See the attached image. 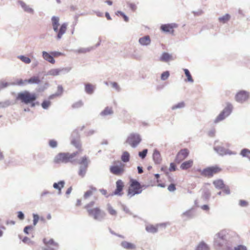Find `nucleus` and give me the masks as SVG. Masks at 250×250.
I'll return each instance as SVG.
<instances>
[{
    "mask_svg": "<svg viewBox=\"0 0 250 250\" xmlns=\"http://www.w3.org/2000/svg\"><path fill=\"white\" fill-rule=\"evenodd\" d=\"M146 230L150 233H155L157 231V228L153 225H148L146 227Z\"/></svg>",
    "mask_w": 250,
    "mask_h": 250,
    "instance_id": "obj_36",
    "label": "nucleus"
},
{
    "mask_svg": "<svg viewBox=\"0 0 250 250\" xmlns=\"http://www.w3.org/2000/svg\"><path fill=\"white\" fill-rule=\"evenodd\" d=\"M230 19L229 15L227 14L225 15L222 16V17H220L218 20L219 21L222 23H225L228 22Z\"/></svg>",
    "mask_w": 250,
    "mask_h": 250,
    "instance_id": "obj_34",
    "label": "nucleus"
},
{
    "mask_svg": "<svg viewBox=\"0 0 250 250\" xmlns=\"http://www.w3.org/2000/svg\"><path fill=\"white\" fill-rule=\"evenodd\" d=\"M123 18H124V20H125L126 22L128 21V18H127V17L126 15H124L123 16Z\"/></svg>",
    "mask_w": 250,
    "mask_h": 250,
    "instance_id": "obj_63",
    "label": "nucleus"
},
{
    "mask_svg": "<svg viewBox=\"0 0 250 250\" xmlns=\"http://www.w3.org/2000/svg\"><path fill=\"white\" fill-rule=\"evenodd\" d=\"M169 76V72L165 71L162 74L161 78L162 80H165L168 78Z\"/></svg>",
    "mask_w": 250,
    "mask_h": 250,
    "instance_id": "obj_44",
    "label": "nucleus"
},
{
    "mask_svg": "<svg viewBox=\"0 0 250 250\" xmlns=\"http://www.w3.org/2000/svg\"><path fill=\"white\" fill-rule=\"evenodd\" d=\"M231 112V107L230 105L227 106L220 113V114L215 119V122L218 123L223 120L226 117L228 116Z\"/></svg>",
    "mask_w": 250,
    "mask_h": 250,
    "instance_id": "obj_11",
    "label": "nucleus"
},
{
    "mask_svg": "<svg viewBox=\"0 0 250 250\" xmlns=\"http://www.w3.org/2000/svg\"><path fill=\"white\" fill-rule=\"evenodd\" d=\"M17 99L21 102L28 104L34 102L37 99V96L35 93H31L28 91H25L23 92L19 93L18 95Z\"/></svg>",
    "mask_w": 250,
    "mask_h": 250,
    "instance_id": "obj_6",
    "label": "nucleus"
},
{
    "mask_svg": "<svg viewBox=\"0 0 250 250\" xmlns=\"http://www.w3.org/2000/svg\"><path fill=\"white\" fill-rule=\"evenodd\" d=\"M116 188L114 192L115 195H122L123 189L124 187V184L121 180H118L116 183Z\"/></svg>",
    "mask_w": 250,
    "mask_h": 250,
    "instance_id": "obj_15",
    "label": "nucleus"
},
{
    "mask_svg": "<svg viewBox=\"0 0 250 250\" xmlns=\"http://www.w3.org/2000/svg\"><path fill=\"white\" fill-rule=\"evenodd\" d=\"M107 210L113 216H116L117 215V211L110 204L107 205Z\"/></svg>",
    "mask_w": 250,
    "mask_h": 250,
    "instance_id": "obj_31",
    "label": "nucleus"
},
{
    "mask_svg": "<svg viewBox=\"0 0 250 250\" xmlns=\"http://www.w3.org/2000/svg\"><path fill=\"white\" fill-rule=\"evenodd\" d=\"M19 58L23 62L26 64L30 63L31 62V60L28 57L24 56H20L19 57Z\"/></svg>",
    "mask_w": 250,
    "mask_h": 250,
    "instance_id": "obj_40",
    "label": "nucleus"
},
{
    "mask_svg": "<svg viewBox=\"0 0 250 250\" xmlns=\"http://www.w3.org/2000/svg\"><path fill=\"white\" fill-rule=\"evenodd\" d=\"M41 81L39 76H33L30 79H27L28 84H39Z\"/></svg>",
    "mask_w": 250,
    "mask_h": 250,
    "instance_id": "obj_24",
    "label": "nucleus"
},
{
    "mask_svg": "<svg viewBox=\"0 0 250 250\" xmlns=\"http://www.w3.org/2000/svg\"><path fill=\"white\" fill-rule=\"evenodd\" d=\"M139 42L143 45H147L150 43V39L148 36H146L139 39Z\"/></svg>",
    "mask_w": 250,
    "mask_h": 250,
    "instance_id": "obj_27",
    "label": "nucleus"
},
{
    "mask_svg": "<svg viewBox=\"0 0 250 250\" xmlns=\"http://www.w3.org/2000/svg\"><path fill=\"white\" fill-rule=\"evenodd\" d=\"M121 246L125 249L129 250H134L136 248L135 245L131 243L123 241L121 243Z\"/></svg>",
    "mask_w": 250,
    "mask_h": 250,
    "instance_id": "obj_21",
    "label": "nucleus"
},
{
    "mask_svg": "<svg viewBox=\"0 0 250 250\" xmlns=\"http://www.w3.org/2000/svg\"><path fill=\"white\" fill-rule=\"evenodd\" d=\"M130 159V154L127 151H124L122 156H121V160L123 162L125 163H126L129 162Z\"/></svg>",
    "mask_w": 250,
    "mask_h": 250,
    "instance_id": "obj_32",
    "label": "nucleus"
},
{
    "mask_svg": "<svg viewBox=\"0 0 250 250\" xmlns=\"http://www.w3.org/2000/svg\"><path fill=\"white\" fill-rule=\"evenodd\" d=\"M169 170V171H174L176 170V165L174 163H170Z\"/></svg>",
    "mask_w": 250,
    "mask_h": 250,
    "instance_id": "obj_51",
    "label": "nucleus"
},
{
    "mask_svg": "<svg viewBox=\"0 0 250 250\" xmlns=\"http://www.w3.org/2000/svg\"><path fill=\"white\" fill-rule=\"evenodd\" d=\"M78 154L79 152H75L72 153L61 152L55 157L54 162L56 164L73 163L76 161V157Z\"/></svg>",
    "mask_w": 250,
    "mask_h": 250,
    "instance_id": "obj_1",
    "label": "nucleus"
},
{
    "mask_svg": "<svg viewBox=\"0 0 250 250\" xmlns=\"http://www.w3.org/2000/svg\"><path fill=\"white\" fill-rule=\"evenodd\" d=\"M113 113V110L111 107H106L105 109L101 112V115L103 116H106L110 115Z\"/></svg>",
    "mask_w": 250,
    "mask_h": 250,
    "instance_id": "obj_35",
    "label": "nucleus"
},
{
    "mask_svg": "<svg viewBox=\"0 0 250 250\" xmlns=\"http://www.w3.org/2000/svg\"><path fill=\"white\" fill-rule=\"evenodd\" d=\"M202 208L204 210H208L209 209V208L207 205L203 206Z\"/></svg>",
    "mask_w": 250,
    "mask_h": 250,
    "instance_id": "obj_61",
    "label": "nucleus"
},
{
    "mask_svg": "<svg viewBox=\"0 0 250 250\" xmlns=\"http://www.w3.org/2000/svg\"><path fill=\"white\" fill-rule=\"evenodd\" d=\"M175 25L171 24H163L161 26V29L165 32L173 33Z\"/></svg>",
    "mask_w": 250,
    "mask_h": 250,
    "instance_id": "obj_18",
    "label": "nucleus"
},
{
    "mask_svg": "<svg viewBox=\"0 0 250 250\" xmlns=\"http://www.w3.org/2000/svg\"><path fill=\"white\" fill-rule=\"evenodd\" d=\"M172 59L171 55L167 53H163L160 59V60L162 62H167Z\"/></svg>",
    "mask_w": 250,
    "mask_h": 250,
    "instance_id": "obj_25",
    "label": "nucleus"
},
{
    "mask_svg": "<svg viewBox=\"0 0 250 250\" xmlns=\"http://www.w3.org/2000/svg\"><path fill=\"white\" fill-rule=\"evenodd\" d=\"M249 98V93L245 90H240L235 96L236 100L240 103H243L248 99Z\"/></svg>",
    "mask_w": 250,
    "mask_h": 250,
    "instance_id": "obj_12",
    "label": "nucleus"
},
{
    "mask_svg": "<svg viewBox=\"0 0 250 250\" xmlns=\"http://www.w3.org/2000/svg\"><path fill=\"white\" fill-rule=\"evenodd\" d=\"M111 85L112 86L115 88L116 89H117V90H119V86L118 84V83L116 82H113L111 83Z\"/></svg>",
    "mask_w": 250,
    "mask_h": 250,
    "instance_id": "obj_54",
    "label": "nucleus"
},
{
    "mask_svg": "<svg viewBox=\"0 0 250 250\" xmlns=\"http://www.w3.org/2000/svg\"><path fill=\"white\" fill-rule=\"evenodd\" d=\"M222 189L223 190V192L226 194H229L230 193L229 187L228 186H226V185H225V187L223 188Z\"/></svg>",
    "mask_w": 250,
    "mask_h": 250,
    "instance_id": "obj_49",
    "label": "nucleus"
},
{
    "mask_svg": "<svg viewBox=\"0 0 250 250\" xmlns=\"http://www.w3.org/2000/svg\"><path fill=\"white\" fill-rule=\"evenodd\" d=\"M32 228L31 226H26L24 229V232L26 234H28V230L32 229Z\"/></svg>",
    "mask_w": 250,
    "mask_h": 250,
    "instance_id": "obj_56",
    "label": "nucleus"
},
{
    "mask_svg": "<svg viewBox=\"0 0 250 250\" xmlns=\"http://www.w3.org/2000/svg\"><path fill=\"white\" fill-rule=\"evenodd\" d=\"M143 186L135 179L130 178L127 190V195L132 197L136 194H140L142 191Z\"/></svg>",
    "mask_w": 250,
    "mask_h": 250,
    "instance_id": "obj_3",
    "label": "nucleus"
},
{
    "mask_svg": "<svg viewBox=\"0 0 250 250\" xmlns=\"http://www.w3.org/2000/svg\"><path fill=\"white\" fill-rule=\"evenodd\" d=\"M19 2L25 11L32 14L33 13L34 10L33 9L30 8L29 6L27 5L24 2L20 1Z\"/></svg>",
    "mask_w": 250,
    "mask_h": 250,
    "instance_id": "obj_29",
    "label": "nucleus"
},
{
    "mask_svg": "<svg viewBox=\"0 0 250 250\" xmlns=\"http://www.w3.org/2000/svg\"><path fill=\"white\" fill-rule=\"evenodd\" d=\"M240 155L243 157L247 158L250 161V150L247 148H244L241 150Z\"/></svg>",
    "mask_w": 250,
    "mask_h": 250,
    "instance_id": "obj_28",
    "label": "nucleus"
},
{
    "mask_svg": "<svg viewBox=\"0 0 250 250\" xmlns=\"http://www.w3.org/2000/svg\"><path fill=\"white\" fill-rule=\"evenodd\" d=\"M239 205L241 207H246L248 206V203L245 200H241L239 201Z\"/></svg>",
    "mask_w": 250,
    "mask_h": 250,
    "instance_id": "obj_52",
    "label": "nucleus"
},
{
    "mask_svg": "<svg viewBox=\"0 0 250 250\" xmlns=\"http://www.w3.org/2000/svg\"><path fill=\"white\" fill-rule=\"evenodd\" d=\"M97 189L95 187H90L89 189L87 190L86 192H85L83 197L85 199H87L90 196H92L94 194V193L96 191Z\"/></svg>",
    "mask_w": 250,
    "mask_h": 250,
    "instance_id": "obj_23",
    "label": "nucleus"
},
{
    "mask_svg": "<svg viewBox=\"0 0 250 250\" xmlns=\"http://www.w3.org/2000/svg\"><path fill=\"white\" fill-rule=\"evenodd\" d=\"M234 250H247V248L243 245H238L234 248Z\"/></svg>",
    "mask_w": 250,
    "mask_h": 250,
    "instance_id": "obj_50",
    "label": "nucleus"
},
{
    "mask_svg": "<svg viewBox=\"0 0 250 250\" xmlns=\"http://www.w3.org/2000/svg\"><path fill=\"white\" fill-rule=\"evenodd\" d=\"M217 143L218 142H216L215 144V146H214V150L218 153L221 155L232 154V153L230 152L229 150L225 148L223 146H222L220 144H218Z\"/></svg>",
    "mask_w": 250,
    "mask_h": 250,
    "instance_id": "obj_14",
    "label": "nucleus"
},
{
    "mask_svg": "<svg viewBox=\"0 0 250 250\" xmlns=\"http://www.w3.org/2000/svg\"><path fill=\"white\" fill-rule=\"evenodd\" d=\"M18 217L20 220H23L24 218V215L21 211H19L18 212Z\"/></svg>",
    "mask_w": 250,
    "mask_h": 250,
    "instance_id": "obj_53",
    "label": "nucleus"
},
{
    "mask_svg": "<svg viewBox=\"0 0 250 250\" xmlns=\"http://www.w3.org/2000/svg\"><path fill=\"white\" fill-rule=\"evenodd\" d=\"M94 86L90 83H87L85 85V90L88 94H92L94 91Z\"/></svg>",
    "mask_w": 250,
    "mask_h": 250,
    "instance_id": "obj_33",
    "label": "nucleus"
},
{
    "mask_svg": "<svg viewBox=\"0 0 250 250\" xmlns=\"http://www.w3.org/2000/svg\"><path fill=\"white\" fill-rule=\"evenodd\" d=\"M185 106V104L184 102H181V103H178V104H176V105H173L171 108L172 110H174V109H176L177 108H183Z\"/></svg>",
    "mask_w": 250,
    "mask_h": 250,
    "instance_id": "obj_41",
    "label": "nucleus"
},
{
    "mask_svg": "<svg viewBox=\"0 0 250 250\" xmlns=\"http://www.w3.org/2000/svg\"><path fill=\"white\" fill-rule=\"evenodd\" d=\"M82 104H83L81 102H79L75 103L74 104L73 106L75 107H78L81 106L82 105Z\"/></svg>",
    "mask_w": 250,
    "mask_h": 250,
    "instance_id": "obj_58",
    "label": "nucleus"
},
{
    "mask_svg": "<svg viewBox=\"0 0 250 250\" xmlns=\"http://www.w3.org/2000/svg\"><path fill=\"white\" fill-rule=\"evenodd\" d=\"M129 7L133 10L135 11L136 9V6L135 4L130 3L129 5Z\"/></svg>",
    "mask_w": 250,
    "mask_h": 250,
    "instance_id": "obj_57",
    "label": "nucleus"
},
{
    "mask_svg": "<svg viewBox=\"0 0 250 250\" xmlns=\"http://www.w3.org/2000/svg\"><path fill=\"white\" fill-rule=\"evenodd\" d=\"M89 162L88 157L86 155L82 157L77 161L80 166L78 173L82 177H84L86 173Z\"/></svg>",
    "mask_w": 250,
    "mask_h": 250,
    "instance_id": "obj_8",
    "label": "nucleus"
},
{
    "mask_svg": "<svg viewBox=\"0 0 250 250\" xmlns=\"http://www.w3.org/2000/svg\"><path fill=\"white\" fill-rule=\"evenodd\" d=\"M142 139L138 134L131 133L127 137L125 143L132 147H136L141 142Z\"/></svg>",
    "mask_w": 250,
    "mask_h": 250,
    "instance_id": "obj_9",
    "label": "nucleus"
},
{
    "mask_svg": "<svg viewBox=\"0 0 250 250\" xmlns=\"http://www.w3.org/2000/svg\"><path fill=\"white\" fill-rule=\"evenodd\" d=\"M153 158L154 161L157 164H159L162 160L161 154L160 152L157 150H155L154 151Z\"/></svg>",
    "mask_w": 250,
    "mask_h": 250,
    "instance_id": "obj_26",
    "label": "nucleus"
},
{
    "mask_svg": "<svg viewBox=\"0 0 250 250\" xmlns=\"http://www.w3.org/2000/svg\"><path fill=\"white\" fill-rule=\"evenodd\" d=\"M228 233L226 230H222L217 234V237L215 240V243L217 246H220V241L226 240Z\"/></svg>",
    "mask_w": 250,
    "mask_h": 250,
    "instance_id": "obj_16",
    "label": "nucleus"
},
{
    "mask_svg": "<svg viewBox=\"0 0 250 250\" xmlns=\"http://www.w3.org/2000/svg\"><path fill=\"white\" fill-rule=\"evenodd\" d=\"M29 241V239L26 237H24L22 240V241L24 243H27Z\"/></svg>",
    "mask_w": 250,
    "mask_h": 250,
    "instance_id": "obj_60",
    "label": "nucleus"
},
{
    "mask_svg": "<svg viewBox=\"0 0 250 250\" xmlns=\"http://www.w3.org/2000/svg\"><path fill=\"white\" fill-rule=\"evenodd\" d=\"M147 149H145L142 151L139 152V156L142 158L144 159L146 156V154L147 153Z\"/></svg>",
    "mask_w": 250,
    "mask_h": 250,
    "instance_id": "obj_42",
    "label": "nucleus"
},
{
    "mask_svg": "<svg viewBox=\"0 0 250 250\" xmlns=\"http://www.w3.org/2000/svg\"><path fill=\"white\" fill-rule=\"evenodd\" d=\"M125 165L121 161H115L110 167L109 170L114 175L121 176L125 171Z\"/></svg>",
    "mask_w": 250,
    "mask_h": 250,
    "instance_id": "obj_4",
    "label": "nucleus"
},
{
    "mask_svg": "<svg viewBox=\"0 0 250 250\" xmlns=\"http://www.w3.org/2000/svg\"><path fill=\"white\" fill-rule=\"evenodd\" d=\"M43 242L46 248H44L43 250H55L58 246V244L52 239L44 238Z\"/></svg>",
    "mask_w": 250,
    "mask_h": 250,
    "instance_id": "obj_13",
    "label": "nucleus"
},
{
    "mask_svg": "<svg viewBox=\"0 0 250 250\" xmlns=\"http://www.w3.org/2000/svg\"><path fill=\"white\" fill-rule=\"evenodd\" d=\"M49 145L50 147L54 148L57 147L58 143L55 140H50L49 141Z\"/></svg>",
    "mask_w": 250,
    "mask_h": 250,
    "instance_id": "obj_45",
    "label": "nucleus"
},
{
    "mask_svg": "<svg viewBox=\"0 0 250 250\" xmlns=\"http://www.w3.org/2000/svg\"><path fill=\"white\" fill-rule=\"evenodd\" d=\"M71 144L79 149V151H77L79 152V154L82 151V145L79 139H73L71 141Z\"/></svg>",
    "mask_w": 250,
    "mask_h": 250,
    "instance_id": "obj_22",
    "label": "nucleus"
},
{
    "mask_svg": "<svg viewBox=\"0 0 250 250\" xmlns=\"http://www.w3.org/2000/svg\"><path fill=\"white\" fill-rule=\"evenodd\" d=\"M17 84H18L19 85H26V84H28L27 79L24 80H22V79L18 80L17 81Z\"/></svg>",
    "mask_w": 250,
    "mask_h": 250,
    "instance_id": "obj_43",
    "label": "nucleus"
},
{
    "mask_svg": "<svg viewBox=\"0 0 250 250\" xmlns=\"http://www.w3.org/2000/svg\"><path fill=\"white\" fill-rule=\"evenodd\" d=\"M50 104V102L49 101H44L42 104V106L43 108L46 109L49 107Z\"/></svg>",
    "mask_w": 250,
    "mask_h": 250,
    "instance_id": "obj_46",
    "label": "nucleus"
},
{
    "mask_svg": "<svg viewBox=\"0 0 250 250\" xmlns=\"http://www.w3.org/2000/svg\"><path fill=\"white\" fill-rule=\"evenodd\" d=\"M196 250H209V249L205 243L202 242L199 244Z\"/></svg>",
    "mask_w": 250,
    "mask_h": 250,
    "instance_id": "obj_38",
    "label": "nucleus"
},
{
    "mask_svg": "<svg viewBox=\"0 0 250 250\" xmlns=\"http://www.w3.org/2000/svg\"><path fill=\"white\" fill-rule=\"evenodd\" d=\"M33 218L34 224L35 225L39 220V216L37 215H34Z\"/></svg>",
    "mask_w": 250,
    "mask_h": 250,
    "instance_id": "obj_55",
    "label": "nucleus"
},
{
    "mask_svg": "<svg viewBox=\"0 0 250 250\" xmlns=\"http://www.w3.org/2000/svg\"><path fill=\"white\" fill-rule=\"evenodd\" d=\"M189 151L187 148L181 149L177 154L175 161L177 163H180L185 160L189 155Z\"/></svg>",
    "mask_w": 250,
    "mask_h": 250,
    "instance_id": "obj_10",
    "label": "nucleus"
},
{
    "mask_svg": "<svg viewBox=\"0 0 250 250\" xmlns=\"http://www.w3.org/2000/svg\"><path fill=\"white\" fill-rule=\"evenodd\" d=\"M51 54L53 57H58L62 55V53L58 51L51 52Z\"/></svg>",
    "mask_w": 250,
    "mask_h": 250,
    "instance_id": "obj_47",
    "label": "nucleus"
},
{
    "mask_svg": "<svg viewBox=\"0 0 250 250\" xmlns=\"http://www.w3.org/2000/svg\"><path fill=\"white\" fill-rule=\"evenodd\" d=\"M213 184L217 189H223L225 187V184L222 179H217L213 181Z\"/></svg>",
    "mask_w": 250,
    "mask_h": 250,
    "instance_id": "obj_20",
    "label": "nucleus"
},
{
    "mask_svg": "<svg viewBox=\"0 0 250 250\" xmlns=\"http://www.w3.org/2000/svg\"><path fill=\"white\" fill-rule=\"evenodd\" d=\"M95 205L94 201H91L84 206L89 216L93 217L95 220H100L104 218V213L99 207L93 208Z\"/></svg>",
    "mask_w": 250,
    "mask_h": 250,
    "instance_id": "obj_2",
    "label": "nucleus"
},
{
    "mask_svg": "<svg viewBox=\"0 0 250 250\" xmlns=\"http://www.w3.org/2000/svg\"><path fill=\"white\" fill-rule=\"evenodd\" d=\"M222 170L220 167L214 166L206 167L202 170H199V171L202 176L208 178H211L214 175L220 173Z\"/></svg>",
    "mask_w": 250,
    "mask_h": 250,
    "instance_id": "obj_7",
    "label": "nucleus"
},
{
    "mask_svg": "<svg viewBox=\"0 0 250 250\" xmlns=\"http://www.w3.org/2000/svg\"><path fill=\"white\" fill-rule=\"evenodd\" d=\"M60 71L61 70L59 69H52L49 71L48 74L50 75L55 76L58 75Z\"/></svg>",
    "mask_w": 250,
    "mask_h": 250,
    "instance_id": "obj_39",
    "label": "nucleus"
},
{
    "mask_svg": "<svg viewBox=\"0 0 250 250\" xmlns=\"http://www.w3.org/2000/svg\"><path fill=\"white\" fill-rule=\"evenodd\" d=\"M64 182L63 181H60L58 183H55L53 184V187L55 189H57L59 190V193H60L61 191V189L64 186Z\"/></svg>",
    "mask_w": 250,
    "mask_h": 250,
    "instance_id": "obj_30",
    "label": "nucleus"
},
{
    "mask_svg": "<svg viewBox=\"0 0 250 250\" xmlns=\"http://www.w3.org/2000/svg\"><path fill=\"white\" fill-rule=\"evenodd\" d=\"M51 20L52 22L53 29L56 33H58L57 38L58 39H60L62 38V35L64 34L66 31L67 24L65 23L62 24L59 30H58V28L59 25V18L57 17H53Z\"/></svg>",
    "mask_w": 250,
    "mask_h": 250,
    "instance_id": "obj_5",
    "label": "nucleus"
},
{
    "mask_svg": "<svg viewBox=\"0 0 250 250\" xmlns=\"http://www.w3.org/2000/svg\"><path fill=\"white\" fill-rule=\"evenodd\" d=\"M118 14H120L121 16H122V17L125 15L124 13H123L121 11H118L116 13V15H118Z\"/></svg>",
    "mask_w": 250,
    "mask_h": 250,
    "instance_id": "obj_64",
    "label": "nucleus"
},
{
    "mask_svg": "<svg viewBox=\"0 0 250 250\" xmlns=\"http://www.w3.org/2000/svg\"><path fill=\"white\" fill-rule=\"evenodd\" d=\"M105 15V17H106V18H107V19L108 20H111V17H110V15H109L108 13L106 12Z\"/></svg>",
    "mask_w": 250,
    "mask_h": 250,
    "instance_id": "obj_59",
    "label": "nucleus"
},
{
    "mask_svg": "<svg viewBox=\"0 0 250 250\" xmlns=\"http://www.w3.org/2000/svg\"><path fill=\"white\" fill-rule=\"evenodd\" d=\"M42 57L43 59L50 62L52 64H54L55 62V60L54 59L52 55L51 54V52L50 53H47L45 51L42 52Z\"/></svg>",
    "mask_w": 250,
    "mask_h": 250,
    "instance_id": "obj_19",
    "label": "nucleus"
},
{
    "mask_svg": "<svg viewBox=\"0 0 250 250\" xmlns=\"http://www.w3.org/2000/svg\"><path fill=\"white\" fill-rule=\"evenodd\" d=\"M167 189L170 192L175 191L176 190L175 185L174 184H171L168 186Z\"/></svg>",
    "mask_w": 250,
    "mask_h": 250,
    "instance_id": "obj_48",
    "label": "nucleus"
},
{
    "mask_svg": "<svg viewBox=\"0 0 250 250\" xmlns=\"http://www.w3.org/2000/svg\"><path fill=\"white\" fill-rule=\"evenodd\" d=\"M138 170L139 173H142L143 172L142 168L140 167H138Z\"/></svg>",
    "mask_w": 250,
    "mask_h": 250,
    "instance_id": "obj_62",
    "label": "nucleus"
},
{
    "mask_svg": "<svg viewBox=\"0 0 250 250\" xmlns=\"http://www.w3.org/2000/svg\"><path fill=\"white\" fill-rule=\"evenodd\" d=\"M193 163V160L192 159L185 161L181 164L180 168L182 170H187L192 167Z\"/></svg>",
    "mask_w": 250,
    "mask_h": 250,
    "instance_id": "obj_17",
    "label": "nucleus"
},
{
    "mask_svg": "<svg viewBox=\"0 0 250 250\" xmlns=\"http://www.w3.org/2000/svg\"><path fill=\"white\" fill-rule=\"evenodd\" d=\"M184 71L186 77H187V81L190 83H193V80L188 70L187 69H184Z\"/></svg>",
    "mask_w": 250,
    "mask_h": 250,
    "instance_id": "obj_37",
    "label": "nucleus"
}]
</instances>
